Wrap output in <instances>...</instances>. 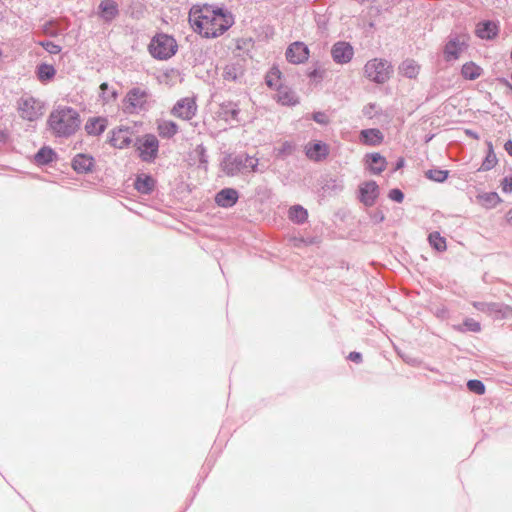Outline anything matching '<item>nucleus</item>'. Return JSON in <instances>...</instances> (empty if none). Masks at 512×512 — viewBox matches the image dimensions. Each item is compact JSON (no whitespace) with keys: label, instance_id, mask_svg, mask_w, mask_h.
<instances>
[{"label":"nucleus","instance_id":"f257e3e1","mask_svg":"<svg viewBox=\"0 0 512 512\" xmlns=\"http://www.w3.org/2000/svg\"><path fill=\"white\" fill-rule=\"evenodd\" d=\"M189 22L201 37L211 39L223 35L234 24V17L222 7L205 3L191 7Z\"/></svg>","mask_w":512,"mask_h":512},{"label":"nucleus","instance_id":"f03ea898","mask_svg":"<svg viewBox=\"0 0 512 512\" xmlns=\"http://www.w3.org/2000/svg\"><path fill=\"white\" fill-rule=\"evenodd\" d=\"M80 115L71 107H58L51 112L48 124L58 136H70L80 127Z\"/></svg>","mask_w":512,"mask_h":512},{"label":"nucleus","instance_id":"7ed1b4c3","mask_svg":"<svg viewBox=\"0 0 512 512\" xmlns=\"http://www.w3.org/2000/svg\"><path fill=\"white\" fill-rule=\"evenodd\" d=\"M148 48L154 58L165 60L176 53L177 43L173 37L160 33L152 38Z\"/></svg>","mask_w":512,"mask_h":512},{"label":"nucleus","instance_id":"20e7f679","mask_svg":"<svg viewBox=\"0 0 512 512\" xmlns=\"http://www.w3.org/2000/svg\"><path fill=\"white\" fill-rule=\"evenodd\" d=\"M365 76L376 83L386 82L391 75V66L385 60L374 58L364 66Z\"/></svg>","mask_w":512,"mask_h":512},{"label":"nucleus","instance_id":"39448f33","mask_svg":"<svg viewBox=\"0 0 512 512\" xmlns=\"http://www.w3.org/2000/svg\"><path fill=\"white\" fill-rule=\"evenodd\" d=\"M44 103L32 96L22 97L18 104V111L21 118L28 121H35L44 114Z\"/></svg>","mask_w":512,"mask_h":512},{"label":"nucleus","instance_id":"423d86ee","mask_svg":"<svg viewBox=\"0 0 512 512\" xmlns=\"http://www.w3.org/2000/svg\"><path fill=\"white\" fill-rule=\"evenodd\" d=\"M137 149L143 161H153L158 153L159 142L152 134L144 135L140 140Z\"/></svg>","mask_w":512,"mask_h":512},{"label":"nucleus","instance_id":"0eeeda50","mask_svg":"<svg viewBox=\"0 0 512 512\" xmlns=\"http://www.w3.org/2000/svg\"><path fill=\"white\" fill-rule=\"evenodd\" d=\"M172 114L183 120L192 119L197 112V104L194 97L182 98L174 105Z\"/></svg>","mask_w":512,"mask_h":512},{"label":"nucleus","instance_id":"6e6552de","mask_svg":"<svg viewBox=\"0 0 512 512\" xmlns=\"http://www.w3.org/2000/svg\"><path fill=\"white\" fill-rule=\"evenodd\" d=\"M134 133L128 127H117L109 134V143L117 149H124L131 145Z\"/></svg>","mask_w":512,"mask_h":512},{"label":"nucleus","instance_id":"1a4fd4ad","mask_svg":"<svg viewBox=\"0 0 512 512\" xmlns=\"http://www.w3.org/2000/svg\"><path fill=\"white\" fill-rule=\"evenodd\" d=\"M309 58V49L303 43L296 41L290 44L286 50V59L293 64H300Z\"/></svg>","mask_w":512,"mask_h":512},{"label":"nucleus","instance_id":"9d476101","mask_svg":"<svg viewBox=\"0 0 512 512\" xmlns=\"http://www.w3.org/2000/svg\"><path fill=\"white\" fill-rule=\"evenodd\" d=\"M245 60L243 58H234L229 61L222 71V77L225 81L234 82L238 80L244 73Z\"/></svg>","mask_w":512,"mask_h":512},{"label":"nucleus","instance_id":"9b49d317","mask_svg":"<svg viewBox=\"0 0 512 512\" xmlns=\"http://www.w3.org/2000/svg\"><path fill=\"white\" fill-rule=\"evenodd\" d=\"M360 201L365 206H373L379 196V187L375 181H366L359 186Z\"/></svg>","mask_w":512,"mask_h":512},{"label":"nucleus","instance_id":"f8f14e48","mask_svg":"<svg viewBox=\"0 0 512 512\" xmlns=\"http://www.w3.org/2000/svg\"><path fill=\"white\" fill-rule=\"evenodd\" d=\"M148 93L146 90L139 87L131 89L126 95V103L128 108H131L130 112H134L138 109H143L147 103Z\"/></svg>","mask_w":512,"mask_h":512},{"label":"nucleus","instance_id":"ddd939ff","mask_svg":"<svg viewBox=\"0 0 512 512\" xmlns=\"http://www.w3.org/2000/svg\"><path fill=\"white\" fill-rule=\"evenodd\" d=\"M353 48L347 42H338L332 48V56L337 63H348L353 57Z\"/></svg>","mask_w":512,"mask_h":512},{"label":"nucleus","instance_id":"4468645a","mask_svg":"<svg viewBox=\"0 0 512 512\" xmlns=\"http://www.w3.org/2000/svg\"><path fill=\"white\" fill-rule=\"evenodd\" d=\"M305 151L309 159L319 161L327 157L329 148L327 144L321 141H315L308 143L305 147Z\"/></svg>","mask_w":512,"mask_h":512},{"label":"nucleus","instance_id":"2eb2a0df","mask_svg":"<svg viewBox=\"0 0 512 512\" xmlns=\"http://www.w3.org/2000/svg\"><path fill=\"white\" fill-rule=\"evenodd\" d=\"M238 200V192L232 188H226L218 192L215 196V202L221 207H231Z\"/></svg>","mask_w":512,"mask_h":512},{"label":"nucleus","instance_id":"dca6fc26","mask_svg":"<svg viewBox=\"0 0 512 512\" xmlns=\"http://www.w3.org/2000/svg\"><path fill=\"white\" fill-rule=\"evenodd\" d=\"M107 119L104 117H91L85 123V131L89 135L98 136L104 132L107 127Z\"/></svg>","mask_w":512,"mask_h":512},{"label":"nucleus","instance_id":"f3484780","mask_svg":"<svg viewBox=\"0 0 512 512\" xmlns=\"http://www.w3.org/2000/svg\"><path fill=\"white\" fill-rule=\"evenodd\" d=\"M360 139L365 145L377 146L382 143L384 137L382 132L378 129H365L361 131Z\"/></svg>","mask_w":512,"mask_h":512},{"label":"nucleus","instance_id":"a211bd4d","mask_svg":"<svg viewBox=\"0 0 512 512\" xmlns=\"http://www.w3.org/2000/svg\"><path fill=\"white\" fill-rule=\"evenodd\" d=\"M498 31V25L492 21L479 23L476 28L477 36L482 39H492L497 36Z\"/></svg>","mask_w":512,"mask_h":512},{"label":"nucleus","instance_id":"6ab92c4d","mask_svg":"<svg viewBox=\"0 0 512 512\" xmlns=\"http://www.w3.org/2000/svg\"><path fill=\"white\" fill-rule=\"evenodd\" d=\"M367 163L369 165V170L373 174L382 173L387 166L386 159L380 155L379 153H372L367 155Z\"/></svg>","mask_w":512,"mask_h":512},{"label":"nucleus","instance_id":"aec40b11","mask_svg":"<svg viewBox=\"0 0 512 512\" xmlns=\"http://www.w3.org/2000/svg\"><path fill=\"white\" fill-rule=\"evenodd\" d=\"M276 97H277V101L279 103H281L282 105L294 106L299 102L298 97L287 86H280L277 89Z\"/></svg>","mask_w":512,"mask_h":512},{"label":"nucleus","instance_id":"412c9836","mask_svg":"<svg viewBox=\"0 0 512 512\" xmlns=\"http://www.w3.org/2000/svg\"><path fill=\"white\" fill-rule=\"evenodd\" d=\"M73 168L79 173H87L91 171L94 165V159L85 154H79L73 159Z\"/></svg>","mask_w":512,"mask_h":512},{"label":"nucleus","instance_id":"4be33fe9","mask_svg":"<svg viewBox=\"0 0 512 512\" xmlns=\"http://www.w3.org/2000/svg\"><path fill=\"white\" fill-rule=\"evenodd\" d=\"M55 75L56 69L51 64L41 63L36 68V76L41 83H47L48 81H51Z\"/></svg>","mask_w":512,"mask_h":512},{"label":"nucleus","instance_id":"5701e85b","mask_svg":"<svg viewBox=\"0 0 512 512\" xmlns=\"http://www.w3.org/2000/svg\"><path fill=\"white\" fill-rule=\"evenodd\" d=\"M239 112L240 109L236 103L233 102H225L221 104L220 116H222L226 121L239 120Z\"/></svg>","mask_w":512,"mask_h":512},{"label":"nucleus","instance_id":"b1692460","mask_svg":"<svg viewBox=\"0 0 512 512\" xmlns=\"http://www.w3.org/2000/svg\"><path fill=\"white\" fill-rule=\"evenodd\" d=\"M465 45V41L460 42L459 40H451L447 43L444 54L446 60L457 59Z\"/></svg>","mask_w":512,"mask_h":512},{"label":"nucleus","instance_id":"393cba45","mask_svg":"<svg viewBox=\"0 0 512 512\" xmlns=\"http://www.w3.org/2000/svg\"><path fill=\"white\" fill-rule=\"evenodd\" d=\"M400 73L408 78H416L420 72V66L414 60H405L399 67Z\"/></svg>","mask_w":512,"mask_h":512},{"label":"nucleus","instance_id":"a878e982","mask_svg":"<svg viewBox=\"0 0 512 512\" xmlns=\"http://www.w3.org/2000/svg\"><path fill=\"white\" fill-rule=\"evenodd\" d=\"M155 186V180L148 175H140L135 181V188L144 194H147L153 190Z\"/></svg>","mask_w":512,"mask_h":512},{"label":"nucleus","instance_id":"bb28decb","mask_svg":"<svg viewBox=\"0 0 512 512\" xmlns=\"http://www.w3.org/2000/svg\"><path fill=\"white\" fill-rule=\"evenodd\" d=\"M461 73L465 79L475 80L480 77L482 68L476 65L474 62H468L462 66Z\"/></svg>","mask_w":512,"mask_h":512},{"label":"nucleus","instance_id":"cd10ccee","mask_svg":"<svg viewBox=\"0 0 512 512\" xmlns=\"http://www.w3.org/2000/svg\"><path fill=\"white\" fill-rule=\"evenodd\" d=\"M486 144H487V148H488V153H487V156L484 159V161L482 162L481 167L479 169L481 171H489V170H491L493 167H495V165L498 162L496 154L494 152V148H493L492 142L488 141V142H486Z\"/></svg>","mask_w":512,"mask_h":512},{"label":"nucleus","instance_id":"c85d7f7f","mask_svg":"<svg viewBox=\"0 0 512 512\" xmlns=\"http://www.w3.org/2000/svg\"><path fill=\"white\" fill-rule=\"evenodd\" d=\"M158 133L163 138H171L178 132V126L172 121H162L158 124Z\"/></svg>","mask_w":512,"mask_h":512},{"label":"nucleus","instance_id":"c756f323","mask_svg":"<svg viewBox=\"0 0 512 512\" xmlns=\"http://www.w3.org/2000/svg\"><path fill=\"white\" fill-rule=\"evenodd\" d=\"M282 73L277 67H272L266 75V84L270 88L278 89L281 84Z\"/></svg>","mask_w":512,"mask_h":512},{"label":"nucleus","instance_id":"7c9ffc66","mask_svg":"<svg viewBox=\"0 0 512 512\" xmlns=\"http://www.w3.org/2000/svg\"><path fill=\"white\" fill-rule=\"evenodd\" d=\"M101 15L106 20L113 19L117 14V5L114 1L105 0L100 4Z\"/></svg>","mask_w":512,"mask_h":512},{"label":"nucleus","instance_id":"2f4dec72","mask_svg":"<svg viewBox=\"0 0 512 512\" xmlns=\"http://www.w3.org/2000/svg\"><path fill=\"white\" fill-rule=\"evenodd\" d=\"M307 216V210L302 206L296 205L289 209V218L296 223H303L307 219Z\"/></svg>","mask_w":512,"mask_h":512},{"label":"nucleus","instance_id":"473e14b6","mask_svg":"<svg viewBox=\"0 0 512 512\" xmlns=\"http://www.w3.org/2000/svg\"><path fill=\"white\" fill-rule=\"evenodd\" d=\"M55 153L50 148H41L35 155V161L38 164H47L53 160Z\"/></svg>","mask_w":512,"mask_h":512},{"label":"nucleus","instance_id":"72a5a7b5","mask_svg":"<svg viewBox=\"0 0 512 512\" xmlns=\"http://www.w3.org/2000/svg\"><path fill=\"white\" fill-rule=\"evenodd\" d=\"M428 239L430 245L433 246L437 251L446 250V240L438 232L431 233Z\"/></svg>","mask_w":512,"mask_h":512},{"label":"nucleus","instance_id":"f704fd0d","mask_svg":"<svg viewBox=\"0 0 512 512\" xmlns=\"http://www.w3.org/2000/svg\"><path fill=\"white\" fill-rule=\"evenodd\" d=\"M426 177L430 180L436 182H444L448 177V171L439 170V169H431L425 173Z\"/></svg>","mask_w":512,"mask_h":512},{"label":"nucleus","instance_id":"c9c22d12","mask_svg":"<svg viewBox=\"0 0 512 512\" xmlns=\"http://www.w3.org/2000/svg\"><path fill=\"white\" fill-rule=\"evenodd\" d=\"M479 201L483 204H489L491 206H494L496 205L497 203L500 202V198L499 196L497 195V193H486V194H483V195H480L478 197Z\"/></svg>","mask_w":512,"mask_h":512},{"label":"nucleus","instance_id":"e433bc0d","mask_svg":"<svg viewBox=\"0 0 512 512\" xmlns=\"http://www.w3.org/2000/svg\"><path fill=\"white\" fill-rule=\"evenodd\" d=\"M467 387L471 392L478 395H483L485 393V386L480 380H469Z\"/></svg>","mask_w":512,"mask_h":512},{"label":"nucleus","instance_id":"4c0bfd02","mask_svg":"<svg viewBox=\"0 0 512 512\" xmlns=\"http://www.w3.org/2000/svg\"><path fill=\"white\" fill-rule=\"evenodd\" d=\"M108 89V84L107 83H102L100 85V90L102 91V94H101V97L103 99V101L105 103H108V102H111V101H115L116 98H117V92L116 91H112L109 95H105V91Z\"/></svg>","mask_w":512,"mask_h":512},{"label":"nucleus","instance_id":"58836bf2","mask_svg":"<svg viewBox=\"0 0 512 512\" xmlns=\"http://www.w3.org/2000/svg\"><path fill=\"white\" fill-rule=\"evenodd\" d=\"M40 45L50 54H58L61 51V47L59 45L50 41L40 42Z\"/></svg>","mask_w":512,"mask_h":512},{"label":"nucleus","instance_id":"ea45409f","mask_svg":"<svg viewBox=\"0 0 512 512\" xmlns=\"http://www.w3.org/2000/svg\"><path fill=\"white\" fill-rule=\"evenodd\" d=\"M464 326L470 330V331H473V332H478L480 331L481 327H480V324L479 322L473 320V319H468L464 322Z\"/></svg>","mask_w":512,"mask_h":512},{"label":"nucleus","instance_id":"a19ab883","mask_svg":"<svg viewBox=\"0 0 512 512\" xmlns=\"http://www.w3.org/2000/svg\"><path fill=\"white\" fill-rule=\"evenodd\" d=\"M293 145L289 142H284L281 147L277 149L278 155L291 154L293 151Z\"/></svg>","mask_w":512,"mask_h":512},{"label":"nucleus","instance_id":"79ce46f5","mask_svg":"<svg viewBox=\"0 0 512 512\" xmlns=\"http://www.w3.org/2000/svg\"><path fill=\"white\" fill-rule=\"evenodd\" d=\"M389 198L396 201V202H402L404 195L399 189H392L389 192Z\"/></svg>","mask_w":512,"mask_h":512},{"label":"nucleus","instance_id":"37998d69","mask_svg":"<svg viewBox=\"0 0 512 512\" xmlns=\"http://www.w3.org/2000/svg\"><path fill=\"white\" fill-rule=\"evenodd\" d=\"M313 119L319 124H327L329 122L328 116L323 112H316L313 114Z\"/></svg>","mask_w":512,"mask_h":512},{"label":"nucleus","instance_id":"c03bdc74","mask_svg":"<svg viewBox=\"0 0 512 512\" xmlns=\"http://www.w3.org/2000/svg\"><path fill=\"white\" fill-rule=\"evenodd\" d=\"M502 190L505 193L512 192V177H505L501 183Z\"/></svg>","mask_w":512,"mask_h":512},{"label":"nucleus","instance_id":"a18cd8bd","mask_svg":"<svg viewBox=\"0 0 512 512\" xmlns=\"http://www.w3.org/2000/svg\"><path fill=\"white\" fill-rule=\"evenodd\" d=\"M349 360L359 363L362 361V356L359 352H351L348 356Z\"/></svg>","mask_w":512,"mask_h":512},{"label":"nucleus","instance_id":"49530a36","mask_svg":"<svg viewBox=\"0 0 512 512\" xmlns=\"http://www.w3.org/2000/svg\"><path fill=\"white\" fill-rule=\"evenodd\" d=\"M245 161L246 162H249V166L251 167L252 171H255V168L257 166V160H253L252 158L250 157H246L245 158Z\"/></svg>","mask_w":512,"mask_h":512},{"label":"nucleus","instance_id":"de8ad7c7","mask_svg":"<svg viewBox=\"0 0 512 512\" xmlns=\"http://www.w3.org/2000/svg\"><path fill=\"white\" fill-rule=\"evenodd\" d=\"M504 149L506 150V152L512 156V140H508L505 145H504Z\"/></svg>","mask_w":512,"mask_h":512},{"label":"nucleus","instance_id":"09e8293b","mask_svg":"<svg viewBox=\"0 0 512 512\" xmlns=\"http://www.w3.org/2000/svg\"><path fill=\"white\" fill-rule=\"evenodd\" d=\"M403 163H404V161H403V159H401V160L398 162V164H397V168H401V167L403 166Z\"/></svg>","mask_w":512,"mask_h":512},{"label":"nucleus","instance_id":"8fccbe9b","mask_svg":"<svg viewBox=\"0 0 512 512\" xmlns=\"http://www.w3.org/2000/svg\"><path fill=\"white\" fill-rule=\"evenodd\" d=\"M228 164H229V162H228V161H225V163H224V167H225V168H227Z\"/></svg>","mask_w":512,"mask_h":512},{"label":"nucleus","instance_id":"3c124183","mask_svg":"<svg viewBox=\"0 0 512 512\" xmlns=\"http://www.w3.org/2000/svg\"><path fill=\"white\" fill-rule=\"evenodd\" d=\"M2 55H3V53H2V50L0 49V59L2 58Z\"/></svg>","mask_w":512,"mask_h":512}]
</instances>
